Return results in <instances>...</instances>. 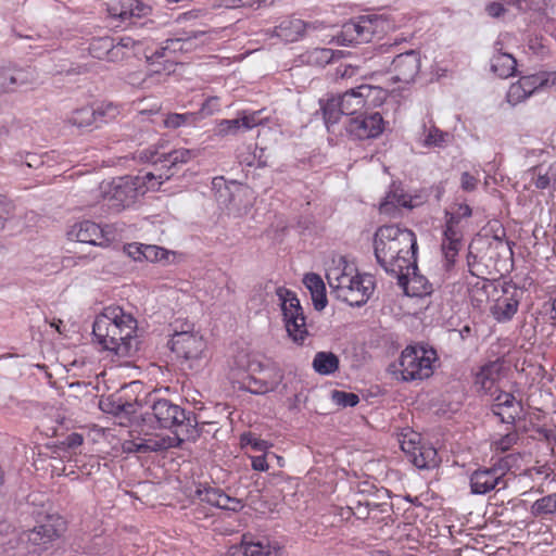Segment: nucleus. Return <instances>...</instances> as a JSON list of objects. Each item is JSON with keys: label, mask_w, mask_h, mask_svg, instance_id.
Masks as SVG:
<instances>
[{"label": "nucleus", "mask_w": 556, "mask_h": 556, "mask_svg": "<svg viewBox=\"0 0 556 556\" xmlns=\"http://www.w3.org/2000/svg\"><path fill=\"white\" fill-rule=\"evenodd\" d=\"M375 256L389 274L403 280L417 269V238L414 231L399 225L379 227L374 238Z\"/></svg>", "instance_id": "f257e3e1"}, {"label": "nucleus", "mask_w": 556, "mask_h": 556, "mask_svg": "<svg viewBox=\"0 0 556 556\" xmlns=\"http://www.w3.org/2000/svg\"><path fill=\"white\" fill-rule=\"evenodd\" d=\"M151 414L161 428L172 429L173 435L156 434L148 439H141L138 443H131L138 453L159 452L172 447H178L187 439L197 437V418L167 399H154L151 405Z\"/></svg>", "instance_id": "f03ea898"}, {"label": "nucleus", "mask_w": 556, "mask_h": 556, "mask_svg": "<svg viewBox=\"0 0 556 556\" xmlns=\"http://www.w3.org/2000/svg\"><path fill=\"white\" fill-rule=\"evenodd\" d=\"M137 320L121 306H106L96 317L92 333L98 344L118 357L131 354Z\"/></svg>", "instance_id": "7ed1b4c3"}, {"label": "nucleus", "mask_w": 556, "mask_h": 556, "mask_svg": "<svg viewBox=\"0 0 556 556\" xmlns=\"http://www.w3.org/2000/svg\"><path fill=\"white\" fill-rule=\"evenodd\" d=\"M326 278L336 296L351 306L365 304L375 290L374 277L358 273L343 257L327 269Z\"/></svg>", "instance_id": "20e7f679"}, {"label": "nucleus", "mask_w": 556, "mask_h": 556, "mask_svg": "<svg viewBox=\"0 0 556 556\" xmlns=\"http://www.w3.org/2000/svg\"><path fill=\"white\" fill-rule=\"evenodd\" d=\"M231 375L233 379L243 375L240 389L253 394H265L275 391L283 378L278 367L264 364L245 352H240L235 356Z\"/></svg>", "instance_id": "39448f33"}, {"label": "nucleus", "mask_w": 556, "mask_h": 556, "mask_svg": "<svg viewBox=\"0 0 556 556\" xmlns=\"http://www.w3.org/2000/svg\"><path fill=\"white\" fill-rule=\"evenodd\" d=\"M471 215L472 208L466 203H455L445 210L441 251L446 270L453 268L456 263V257L463 247L464 230Z\"/></svg>", "instance_id": "423d86ee"}, {"label": "nucleus", "mask_w": 556, "mask_h": 556, "mask_svg": "<svg viewBox=\"0 0 556 556\" xmlns=\"http://www.w3.org/2000/svg\"><path fill=\"white\" fill-rule=\"evenodd\" d=\"M163 175L154 172H141L137 176L114 179L110 191L111 206L121 210L149 191H156L163 184Z\"/></svg>", "instance_id": "0eeeda50"}, {"label": "nucleus", "mask_w": 556, "mask_h": 556, "mask_svg": "<svg viewBox=\"0 0 556 556\" xmlns=\"http://www.w3.org/2000/svg\"><path fill=\"white\" fill-rule=\"evenodd\" d=\"M390 29V22L381 15H363L342 25L338 35L341 45L369 42L382 37Z\"/></svg>", "instance_id": "6e6552de"}, {"label": "nucleus", "mask_w": 556, "mask_h": 556, "mask_svg": "<svg viewBox=\"0 0 556 556\" xmlns=\"http://www.w3.org/2000/svg\"><path fill=\"white\" fill-rule=\"evenodd\" d=\"M520 459V454L508 453L500 457L490 468H480L470 476V488L473 494H485L496 488L498 490L507 486L505 480L508 471L515 467Z\"/></svg>", "instance_id": "1a4fd4ad"}, {"label": "nucleus", "mask_w": 556, "mask_h": 556, "mask_svg": "<svg viewBox=\"0 0 556 556\" xmlns=\"http://www.w3.org/2000/svg\"><path fill=\"white\" fill-rule=\"evenodd\" d=\"M168 344L178 358L190 362V368L206 359L207 342L191 324L185 323L180 329L176 328Z\"/></svg>", "instance_id": "9d476101"}, {"label": "nucleus", "mask_w": 556, "mask_h": 556, "mask_svg": "<svg viewBox=\"0 0 556 556\" xmlns=\"http://www.w3.org/2000/svg\"><path fill=\"white\" fill-rule=\"evenodd\" d=\"M437 352L422 345L406 346L399 359V372L405 381L422 380L433 374Z\"/></svg>", "instance_id": "9b49d317"}, {"label": "nucleus", "mask_w": 556, "mask_h": 556, "mask_svg": "<svg viewBox=\"0 0 556 556\" xmlns=\"http://www.w3.org/2000/svg\"><path fill=\"white\" fill-rule=\"evenodd\" d=\"M338 98L344 115L350 118L381 105L387 98V90L378 86L359 85L338 94Z\"/></svg>", "instance_id": "f8f14e48"}, {"label": "nucleus", "mask_w": 556, "mask_h": 556, "mask_svg": "<svg viewBox=\"0 0 556 556\" xmlns=\"http://www.w3.org/2000/svg\"><path fill=\"white\" fill-rule=\"evenodd\" d=\"M277 296L281 302L283 323L288 336L296 344H303L308 336L306 317L296 294L287 288H278Z\"/></svg>", "instance_id": "ddd939ff"}, {"label": "nucleus", "mask_w": 556, "mask_h": 556, "mask_svg": "<svg viewBox=\"0 0 556 556\" xmlns=\"http://www.w3.org/2000/svg\"><path fill=\"white\" fill-rule=\"evenodd\" d=\"M386 121L379 112L368 110L350 117L344 124L345 134L353 141H363L380 137L386 129Z\"/></svg>", "instance_id": "4468645a"}, {"label": "nucleus", "mask_w": 556, "mask_h": 556, "mask_svg": "<svg viewBox=\"0 0 556 556\" xmlns=\"http://www.w3.org/2000/svg\"><path fill=\"white\" fill-rule=\"evenodd\" d=\"M521 291L513 283H503L494 289L490 301V314L497 323H508L517 314Z\"/></svg>", "instance_id": "2eb2a0df"}, {"label": "nucleus", "mask_w": 556, "mask_h": 556, "mask_svg": "<svg viewBox=\"0 0 556 556\" xmlns=\"http://www.w3.org/2000/svg\"><path fill=\"white\" fill-rule=\"evenodd\" d=\"M197 154L198 153L195 150L187 148L175 149L167 153H160L157 151L147 150L143 152L142 159H144L147 162H150L153 165V172L155 174L163 175L162 180L164 182L174 175V168H177L182 164L189 163L197 156Z\"/></svg>", "instance_id": "dca6fc26"}, {"label": "nucleus", "mask_w": 556, "mask_h": 556, "mask_svg": "<svg viewBox=\"0 0 556 556\" xmlns=\"http://www.w3.org/2000/svg\"><path fill=\"white\" fill-rule=\"evenodd\" d=\"M71 240L108 248L115 240V229L111 225L101 226L92 220L74 224L67 232Z\"/></svg>", "instance_id": "f3484780"}, {"label": "nucleus", "mask_w": 556, "mask_h": 556, "mask_svg": "<svg viewBox=\"0 0 556 556\" xmlns=\"http://www.w3.org/2000/svg\"><path fill=\"white\" fill-rule=\"evenodd\" d=\"M67 530V522L58 513H37V549L52 548Z\"/></svg>", "instance_id": "a211bd4d"}, {"label": "nucleus", "mask_w": 556, "mask_h": 556, "mask_svg": "<svg viewBox=\"0 0 556 556\" xmlns=\"http://www.w3.org/2000/svg\"><path fill=\"white\" fill-rule=\"evenodd\" d=\"M401 448L407 459L419 469L434 468L440 463L437 450L421 443L417 433H410L409 437L405 434L401 441Z\"/></svg>", "instance_id": "6ab92c4d"}, {"label": "nucleus", "mask_w": 556, "mask_h": 556, "mask_svg": "<svg viewBox=\"0 0 556 556\" xmlns=\"http://www.w3.org/2000/svg\"><path fill=\"white\" fill-rule=\"evenodd\" d=\"M421 59L420 53L410 50L405 53L397 54L392 63L389 73L394 83L408 85L415 80L420 72Z\"/></svg>", "instance_id": "aec40b11"}, {"label": "nucleus", "mask_w": 556, "mask_h": 556, "mask_svg": "<svg viewBox=\"0 0 556 556\" xmlns=\"http://www.w3.org/2000/svg\"><path fill=\"white\" fill-rule=\"evenodd\" d=\"M195 496L201 502L224 510L237 513L244 507L242 500L230 496L220 488L212 486L207 483H200L197 486Z\"/></svg>", "instance_id": "412c9836"}, {"label": "nucleus", "mask_w": 556, "mask_h": 556, "mask_svg": "<svg viewBox=\"0 0 556 556\" xmlns=\"http://www.w3.org/2000/svg\"><path fill=\"white\" fill-rule=\"evenodd\" d=\"M508 368L504 362L496 359L481 366L475 377V384L486 394L494 395L500 391L501 382L506 377Z\"/></svg>", "instance_id": "4be33fe9"}, {"label": "nucleus", "mask_w": 556, "mask_h": 556, "mask_svg": "<svg viewBox=\"0 0 556 556\" xmlns=\"http://www.w3.org/2000/svg\"><path fill=\"white\" fill-rule=\"evenodd\" d=\"M465 283L467 286L468 299L471 305L478 309H483L490 303L494 289L498 286V283L472 273L465 277Z\"/></svg>", "instance_id": "5701e85b"}, {"label": "nucleus", "mask_w": 556, "mask_h": 556, "mask_svg": "<svg viewBox=\"0 0 556 556\" xmlns=\"http://www.w3.org/2000/svg\"><path fill=\"white\" fill-rule=\"evenodd\" d=\"M106 11L112 20L128 23L134 17L147 16L151 12V8L140 0H109Z\"/></svg>", "instance_id": "b1692460"}, {"label": "nucleus", "mask_w": 556, "mask_h": 556, "mask_svg": "<svg viewBox=\"0 0 556 556\" xmlns=\"http://www.w3.org/2000/svg\"><path fill=\"white\" fill-rule=\"evenodd\" d=\"M523 179L527 181L525 185L527 190L547 189L552 182H556V161L548 165L542 163L532 166L525 172Z\"/></svg>", "instance_id": "393cba45"}, {"label": "nucleus", "mask_w": 556, "mask_h": 556, "mask_svg": "<svg viewBox=\"0 0 556 556\" xmlns=\"http://www.w3.org/2000/svg\"><path fill=\"white\" fill-rule=\"evenodd\" d=\"M492 410L503 422L513 424L520 412V405L513 393L500 390L494 399Z\"/></svg>", "instance_id": "a878e982"}, {"label": "nucleus", "mask_w": 556, "mask_h": 556, "mask_svg": "<svg viewBox=\"0 0 556 556\" xmlns=\"http://www.w3.org/2000/svg\"><path fill=\"white\" fill-rule=\"evenodd\" d=\"M241 540L248 556H271L281 548L277 541H270L266 536L258 538L251 533H244Z\"/></svg>", "instance_id": "bb28decb"}, {"label": "nucleus", "mask_w": 556, "mask_h": 556, "mask_svg": "<svg viewBox=\"0 0 556 556\" xmlns=\"http://www.w3.org/2000/svg\"><path fill=\"white\" fill-rule=\"evenodd\" d=\"M31 74L21 68L0 67V94L15 91L29 83Z\"/></svg>", "instance_id": "cd10ccee"}, {"label": "nucleus", "mask_w": 556, "mask_h": 556, "mask_svg": "<svg viewBox=\"0 0 556 556\" xmlns=\"http://www.w3.org/2000/svg\"><path fill=\"white\" fill-rule=\"evenodd\" d=\"M306 29V23L301 18L287 17L275 27V35L285 42H295L300 40Z\"/></svg>", "instance_id": "c85d7f7f"}, {"label": "nucleus", "mask_w": 556, "mask_h": 556, "mask_svg": "<svg viewBox=\"0 0 556 556\" xmlns=\"http://www.w3.org/2000/svg\"><path fill=\"white\" fill-rule=\"evenodd\" d=\"M303 283L308 289L314 307L321 311L327 305L326 286L321 277L315 273L306 274Z\"/></svg>", "instance_id": "c756f323"}, {"label": "nucleus", "mask_w": 556, "mask_h": 556, "mask_svg": "<svg viewBox=\"0 0 556 556\" xmlns=\"http://www.w3.org/2000/svg\"><path fill=\"white\" fill-rule=\"evenodd\" d=\"M87 49L92 58L116 62L118 49L113 48V39L111 37L92 38Z\"/></svg>", "instance_id": "7c9ffc66"}, {"label": "nucleus", "mask_w": 556, "mask_h": 556, "mask_svg": "<svg viewBox=\"0 0 556 556\" xmlns=\"http://www.w3.org/2000/svg\"><path fill=\"white\" fill-rule=\"evenodd\" d=\"M184 45L185 41L179 38L167 39L163 46L155 49L150 54H146L147 60L152 63L160 62L161 60H164V62L175 63L177 62L175 54L182 50Z\"/></svg>", "instance_id": "2f4dec72"}, {"label": "nucleus", "mask_w": 556, "mask_h": 556, "mask_svg": "<svg viewBox=\"0 0 556 556\" xmlns=\"http://www.w3.org/2000/svg\"><path fill=\"white\" fill-rule=\"evenodd\" d=\"M491 70L500 78H508L517 70V61L509 53L496 52L491 59Z\"/></svg>", "instance_id": "473e14b6"}, {"label": "nucleus", "mask_w": 556, "mask_h": 556, "mask_svg": "<svg viewBox=\"0 0 556 556\" xmlns=\"http://www.w3.org/2000/svg\"><path fill=\"white\" fill-rule=\"evenodd\" d=\"M339 357L332 352H317L313 359L314 370L323 376L334 374L339 369Z\"/></svg>", "instance_id": "72a5a7b5"}, {"label": "nucleus", "mask_w": 556, "mask_h": 556, "mask_svg": "<svg viewBox=\"0 0 556 556\" xmlns=\"http://www.w3.org/2000/svg\"><path fill=\"white\" fill-rule=\"evenodd\" d=\"M323 117L327 128L340 122L344 115L343 108H341L338 96L331 97L321 103Z\"/></svg>", "instance_id": "f704fd0d"}, {"label": "nucleus", "mask_w": 556, "mask_h": 556, "mask_svg": "<svg viewBox=\"0 0 556 556\" xmlns=\"http://www.w3.org/2000/svg\"><path fill=\"white\" fill-rule=\"evenodd\" d=\"M96 127L115 121L122 114V106L113 102H101L93 108Z\"/></svg>", "instance_id": "c9c22d12"}, {"label": "nucleus", "mask_w": 556, "mask_h": 556, "mask_svg": "<svg viewBox=\"0 0 556 556\" xmlns=\"http://www.w3.org/2000/svg\"><path fill=\"white\" fill-rule=\"evenodd\" d=\"M67 122L72 126H76L78 128H87L91 126H96V117L93 106L86 105L78 109H75L71 112L67 117Z\"/></svg>", "instance_id": "e433bc0d"}, {"label": "nucleus", "mask_w": 556, "mask_h": 556, "mask_svg": "<svg viewBox=\"0 0 556 556\" xmlns=\"http://www.w3.org/2000/svg\"><path fill=\"white\" fill-rule=\"evenodd\" d=\"M399 282L405 287V292L412 296H424L431 292V286L424 281L421 277L414 276L409 278L407 276Z\"/></svg>", "instance_id": "4c0bfd02"}, {"label": "nucleus", "mask_w": 556, "mask_h": 556, "mask_svg": "<svg viewBox=\"0 0 556 556\" xmlns=\"http://www.w3.org/2000/svg\"><path fill=\"white\" fill-rule=\"evenodd\" d=\"M535 517L556 514V492L536 500L531 506Z\"/></svg>", "instance_id": "58836bf2"}, {"label": "nucleus", "mask_w": 556, "mask_h": 556, "mask_svg": "<svg viewBox=\"0 0 556 556\" xmlns=\"http://www.w3.org/2000/svg\"><path fill=\"white\" fill-rule=\"evenodd\" d=\"M518 440H519L518 432L516 430H511L504 435H500L498 438L493 439V441L491 443V450L495 454H504V453L510 451V448L515 444H517Z\"/></svg>", "instance_id": "ea45409f"}, {"label": "nucleus", "mask_w": 556, "mask_h": 556, "mask_svg": "<svg viewBox=\"0 0 556 556\" xmlns=\"http://www.w3.org/2000/svg\"><path fill=\"white\" fill-rule=\"evenodd\" d=\"M198 122V113H170L164 119V126L167 128H179L186 125H194Z\"/></svg>", "instance_id": "a19ab883"}, {"label": "nucleus", "mask_w": 556, "mask_h": 556, "mask_svg": "<svg viewBox=\"0 0 556 556\" xmlns=\"http://www.w3.org/2000/svg\"><path fill=\"white\" fill-rule=\"evenodd\" d=\"M450 135L448 132L442 131L434 125H431L428 128H425V138L424 144L426 147H444L448 141Z\"/></svg>", "instance_id": "79ce46f5"}, {"label": "nucleus", "mask_w": 556, "mask_h": 556, "mask_svg": "<svg viewBox=\"0 0 556 556\" xmlns=\"http://www.w3.org/2000/svg\"><path fill=\"white\" fill-rule=\"evenodd\" d=\"M241 444L249 445L252 450L257 452H266L273 444L266 440L256 437L254 433L248 432L241 435Z\"/></svg>", "instance_id": "37998d69"}, {"label": "nucleus", "mask_w": 556, "mask_h": 556, "mask_svg": "<svg viewBox=\"0 0 556 556\" xmlns=\"http://www.w3.org/2000/svg\"><path fill=\"white\" fill-rule=\"evenodd\" d=\"M521 87H523L527 94L530 97L533 92H535L540 88H544V81L542 75H529L522 76L517 81Z\"/></svg>", "instance_id": "c03bdc74"}, {"label": "nucleus", "mask_w": 556, "mask_h": 556, "mask_svg": "<svg viewBox=\"0 0 556 556\" xmlns=\"http://www.w3.org/2000/svg\"><path fill=\"white\" fill-rule=\"evenodd\" d=\"M332 401L342 407H354L358 404L359 397L352 392L334 390L332 392Z\"/></svg>", "instance_id": "a18cd8bd"}, {"label": "nucleus", "mask_w": 556, "mask_h": 556, "mask_svg": "<svg viewBox=\"0 0 556 556\" xmlns=\"http://www.w3.org/2000/svg\"><path fill=\"white\" fill-rule=\"evenodd\" d=\"M143 261L159 262L167 258V251L161 247L143 244Z\"/></svg>", "instance_id": "49530a36"}, {"label": "nucleus", "mask_w": 556, "mask_h": 556, "mask_svg": "<svg viewBox=\"0 0 556 556\" xmlns=\"http://www.w3.org/2000/svg\"><path fill=\"white\" fill-rule=\"evenodd\" d=\"M136 46V41L130 37H122L118 42H113V48L118 49L116 62L122 61L130 55L134 48Z\"/></svg>", "instance_id": "de8ad7c7"}, {"label": "nucleus", "mask_w": 556, "mask_h": 556, "mask_svg": "<svg viewBox=\"0 0 556 556\" xmlns=\"http://www.w3.org/2000/svg\"><path fill=\"white\" fill-rule=\"evenodd\" d=\"M240 121L233 119H220L217 122L216 131L219 136H227L229 134H237L240 129Z\"/></svg>", "instance_id": "09e8293b"}, {"label": "nucleus", "mask_w": 556, "mask_h": 556, "mask_svg": "<svg viewBox=\"0 0 556 556\" xmlns=\"http://www.w3.org/2000/svg\"><path fill=\"white\" fill-rule=\"evenodd\" d=\"M507 101L511 105H516L522 101H525L529 96L525 91L523 87H521L517 81L511 84L507 91Z\"/></svg>", "instance_id": "8fccbe9b"}, {"label": "nucleus", "mask_w": 556, "mask_h": 556, "mask_svg": "<svg viewBox=\"0 0 556 556\" xmlns=\"http://www.w3.org/2000/svg\"><path fill=\"white\" fill-rule=\"evenodd\" d=\"M220 109L219 98L218 97H210L207 98L200 109V114L202 116H210L218 112Z\"/></svg>", "instance_id": "3c124183"}, {"label": "nucleus", "mask_w": 556, "mask_h": 556, "mask_svg": "<svg viewBox=\"0 0 556 556\" xmlns=\"http://www.w3.org/2000/svg\"><path fill=\"white\" fill-rule=\"evenodd\" d=\"M84 443V437L80 433L73 432L68 434L63 441L62 446L68 451H75Z\"/></svg>", "instance_id": "603ef678"}, {"label": "nucleus", "mask_w": 556, "mask_h": 556, "mask_svg": "<svg viewBox=\"0 0 556 556\" xmlns=\"http://www.w3.org/2000/svg\"><path fill=\"white\" fill-rule=\"evenodd\" d=\"M143 244L142 243H129L125 245L124 250L127 253L129 257H131L134 261L141 262L143 261Z\"/></svg>", "instance_id": "864d4df0"}, {"label": "nucleus", "mask_w": 556, "mask_h": 556, "mask_svg": "<svg viewBox=\"0 0 556 556\" xmlns=\"http://www.w3.org/2000/svg\"><path fill=\"white\" fill-rule=\"evenodd\" d=\"M479 179L468 172L462 174L460 187L464 191H473L478 186Z\"/></svg>", "instance_id": "5fc2aeb1"}, {"label": "nucleus", "mask_w": 556, "mask_h": 556, "mask_svg": "<svg viewBox=\"0 0 556 556\" xmlns=\"http://www.w3.org/2000/svg\"><path fill=\"white\" fill-rule=\"evenodd\" d=\"M238 119L240 121V127L244 129H252L258 125L256 112L244 114L242 117Z\"/></svg>", "instance_id": "6e6d98bb"}, {"label": "nucleus", "mask_w": 556, "mask_h": 556, "mask_svg": "<svg viewBox=\"0 0 556 556\" xmlns=\"http://www.w3.org/2000/svg\"><path fill=\"white\" fill-rule=\"evenodd\" d=\"M251 467L255 471H267L269 469V465L266 460V456L260 455L251 457Z\"/></svg>", "instance_id": "4d7b16f0"}, {"label": "nucleus", "mask_w": 556, "mask_h": 556, "mask_svg": "<svg viewBox=\"0 0 556 556\" xmlns=\"http://www.w3.org/2000/svg\"><path fill=\"white\" fill-rule=\"evenodd\" d=\"M275 0H237L238 7L258 8L261 5L273 4Z\"/></svg>", "instance_id": "13d9d810"}, {"label": "nucleus", "mask_w": 556, "mask_h": 556, "mask_svg": "<svg viewBox=\"0 0 556 556\" xmlns=\"http://www.w3.org/2000/svg\"><path fill=\"white\" fill-rule=\"evenodd\" d=\"M226 556H248V552L242 541L240 544L230 546Z\"/></svg>", "instance_id": "bf43d9fd"}, {"label": "nucleus", "mask_w": 556, "mask_h": 556, "mask_svg": "<svg viewBox=\"0 0 556 556\" xmlns=\"http://www.w3.org/2000/svg\"><path fill=\"white\" fill-rule=\"evenodd\" d=\"M505 9L501 3L492 2L486 5V12L490 16L498 17L504 13Z\"/></svg>", "instance_id": "052dcab7"}, {"label": "nucleus", "mask_w": 556, "mask_h": 556, "mask_svg": "<svg viewBox=\"0 0 556 556\" xmlns=\"http://www.w3.org/2000/svg\"><path fill=\"white\" fill-rule=\"evenodd\" d=\"M357 67L355 66H352V65H346L343 67V70L339 68L338 70V74L342 77V78H350L352 76H354L357 72Z\"/></svg>", "instance_id": "680f3d73"}, {"label": "nucleus", "mask_w": 556, "mask_h": 556, "mask_svg": "<svg viewBox=\"0 0 556 556\" xmlns=\"http://www.w3.org/2000/svg\"><path fill=\"white\" fill-rule=\"evenodd\" d=\"M31 156L30 153H26V155L24 154H18L16 155V157L14 159V162L17 164V165H26V167L30 168L31 167V162L28 161V157Z\"/></svg>", "instance_id": "e2e57ef3"}, {"label": "nucleus", "mask_w": 556, "mask_h": 556, "mask_svg": "<svg viewBox=\"0 0 556 556\" xmlns=\"http://www.w3.org/2000/svg\"><path fill=\"white\" fill-rule=\"evenodd\" d=\"M544 88L545 87H556V72L548 74L546 77H543Z\"/></svg>", "instance_id": "0e129e2a"}, {"label": "nucleus", "mask_w": 556, "mask_h": 556, "mask_svg": "<svg viewBox=\"0 0 556 556\" xmlns=\"http://www.w3.org/2000/svg\"><path fill=\"white\" fill-rule=\"evenodd\" d=\"M471 327L466 325L459 330V336L463 340H465L471 336Z\"/></svg>", "instance_id": "69168bd1"}, {"label": "nucleus", "mask_w": 556, "mask_h": 556, "mask_svg": "<svg viewBox=\"0 0 556 556\" xmlns=\"http://www.w3.org/2000/svg\"><path fill=\"white\" fill-rule=\"evenodd\" d=\"M162 75L160 73H156V75H151L149 77H147L146 79H143V85L146 87H149L151 85V83L154 80V78H159L161 77Z\"/></svg>", "instance_id": "338daca9"}, {"label": "nucleus", "mask_w": 556, "mask_h": 556, "mask_svg": "<svg viewBox=\"0 0 556 556\" xmlns=\"http://www.w3.org/2000/svg\"><path fill=\"white\" fill-rule=\"evenodd\" d=\"M380 212L381 213H388L389 212V202L388 201L382 202L380 204Z\"/></svg>", "instance_id": "774afa93"}]
</instances>
